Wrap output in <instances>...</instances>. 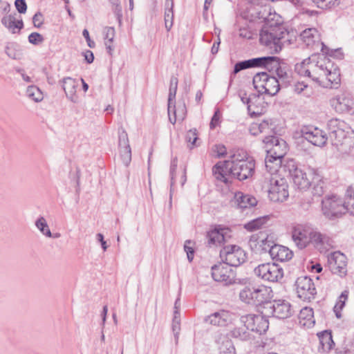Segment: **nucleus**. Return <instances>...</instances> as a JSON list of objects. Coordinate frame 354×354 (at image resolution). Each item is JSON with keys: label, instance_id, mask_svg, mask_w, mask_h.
Segmentation results:
<instances>
[{"label": "nucleus", "instance_id": "obj_1", "mask_svg": "<svg viewBox=\"0 0 354 354\" xmlns=\"http://www.w3.org/2000/svg\"><path fill=\"white\" fill-rule=\"evenodd\" d=\"M246 153L236 152L230 156V159L216 163L212 169L215 178L227 184L230 177L240 181L249 179L254 174L255 162L254 160L245 159Z\"/></svg>", "mask_w": 354, "mask_h": 354}, {"label": "nucleus", "instance_id": "obj_2", "mask_svg": "<svg viewBox=\"0 0 354 354\" xmlns=\"http://www.w3.org/2000/svg\"><path fill=\"white\" fill-rule=\"evenodd\" d=\"M259 14L261 15L259 18L267 23L260 33V42L271 53H279L286 44H290L289 32L283 26L279 25L278 19L275 23L271 22L275 17H279V16L276 14L272 15L270 8L264 7L263 11H260Z\"/></svg>", "mask_w": 354, "mask_h": 354}, {"label": "nucleus", "instance_id": "obj_3", "mask_svg": "<svg viewBox=\"0 0 354 354\" xmlns=\"http://www.w3.org/2000/svg\"><path fill=\"white\" fill-rule=\"evenodd\" d=\"M328 140L339 151L348 153L354 147L353 131L344 120L333 118L327 123Z\"/></svg>", "mask_w": 354, "mask_h": 354}, {"label": "nucleus", "instance_id": "obj_4", "mask_svg": "<svg viewBox=\"0 0 354 354\" xmlns=\"http://www.w3.org/2000/svg\"><path fill=\"white\" fill-rule=\"evenodd\" d=\"M332 62L324 55L313 56L295 65V71L301 76L308 77L313 81L324 84L326 73L330 69Z\"/></svg>", "mask_w": 354, "mask_h": 354}, {"label": "nucleus", "instance_id": "obj_5", "mask_svg": "<svg viewBox=\"0 0 354 354\" xmlns=\"http://www.w3.org/2000/svg\"><path fill=\"white\" fill-rule=\"evenodd\" d=\"M263 141L266 145V169L268 173L273 174L281 165L282 158L288 150L287 144L283 139L274 136H267Z\"/></svg>", "mask_w": 354, "mask_h": 354}, {"label": "nucleus", "instance_id": "obj_6", "mask_svg": "<svg viewBox=\"0 0 354 354\" xmlns=\"http://www.w3.org/2000/svg\"><path fill=\"white\" fill-rule=\"evenodd\" d=\"M272 290L270 287L264 285H257L245 287L239 293L241 301L248 304L261 305L270 304V299L272 297Z\"/></svg>", "mask_w": 354, "mask_h": 354}, {"label": "nucleus", "instance_id": "obj_7", "mask_svg": "<svg viewBox=\"0 0 354 354\" xmlns=\"http://www.w3.org/2000/svg\"><path fill=\"white\" fill-rule=\"evenodd\" d=\"M268 179L270 185L268 187V196L274 202H283L288 196V185L286 179L280 178L277 173L272 174L268 173V176H265Z\"/></svg>", "mask_w": 354, "mask_h": 354}, {"label": "nucleus", "instance_id": "obj_8", "mask_svg": "<svg viewBox=\"0 0 354 354\" xmlns=\"http://www.w3.org/2000/svg\"><path fill=\"white\" fill-rule=\"evenodd\" d=\"M252 82L255 89L260 94L265 93L273 96L276 95L280 89V85L277 78L269 75L265 72L257 73L254 76Z\"/></svg>", "mask_w": 354, "mask_h": 354}, {"label": "nucleus", "instance_id": "obj_9", "mask_svg": "<svg viewBox=\"0 0 354 354\" xmlns=\"http://www.w3.org/2000/svg\"><path fill=\"white\" fill-rule=\"evenodd\" d=\"M220 257L223 263L230 268L240 266L246 259L244 250L235 245L225 246L220 251Z\"/></svg>", "mask_w": 354, "mask_h": 354}, {"label": "nucleus", "instance_id": "obj_10", "mask_svg": "<svg viewBox=\"0 0 354 354\" xmlns=\"http://www.w3.org/2000/svg\"><path fill=\"white\" fill-rule=\"evenodd\" d=\"M255 275L264 281L277 282L283 277V269L274 263H262L254 270Z\"/></svg>", "mask_w": 354, "mask_h": 354}, {"label": "nucleus", "instance_id": "obj_11", "mask_svg": "<svg viewBox=\"0 0 354 354\" xmlns=\"http://www.w3.org/2000/svg\"><path fill=\"white\" fill-rule=\"evenodd\" d=\"M314 232L309 224H295L292 228V238L296 245L303 249L311 242Z\"/></svg>", "mask_w": 354, "mask_h": 354}, {"label": "nucleus", "instance_id": "obj_12", "mask_svg": "<svg viewBox=\"0 0 354 354\" xmlns=\"http://www.w3.org/2000/svg\"><path fill=\"white\" fill-rule=\"evenodd\" d=\"M287 167L295 187L301 190H306L309 188L313 178V176H310V172L307 174L303 169L295 165L293 162H289Z\"/></svg>", "mask_w": 354, "mask_h": 354}, {"label": "nucleus", "instance_id": "obj_13", "mask_svg": "<svg viewBox=\"0 0 354 354\" xmlns=\"http://www.w3.org/2000/svg\"><path fill=\"white\" fill-rule=\"evenodd\" d=\"M212 277L215 281L228 286L235 283L234 270L225 263H219L212 267Z\"/></svg>", "mask_w": 354, "mask_h": 354}, {"label": "nucleus", "instance_id": "obj_14", "mask_svg": "<svg viewBox=\"0 0 354 354\" xmlns=\"http://www.w3.org/2000/svg\"><path fill=\"white\" fill-rule=\"evenodd\" d=\"M330 105L339 113H354V102L349 94L341 92L330 100Z\"/></svg>", "mask_w": 354, "mask_h": 354}, {"label": "nucleus", "instance_id": "obj_15", "mask_svg": "<svg viewBox=\"0 0 354 354\" xmlns=\"http://www.w3.org/2000/svg\"><path fill=\"white\" fill-rule=\"evenodd\" d=\"M301 133L304 139L317 147H324L328 140V135L317 127H304Z\"/></svg>", "mask_w": 354, "mask_h": 354}, {"label": "nucleus", "instance_id": "obj_16", "mask_svg": "<svg viewBox=\"0 0 354 354\" xmlns=\"http://www.w3.org/2000/svg\"><path fill=\"white\" fill-rule=\"evenodd\" d=\"M322 211L329 218L337 217L344 213L343 201L337 196L326 197L322 201Z\"/></svg>", "mask_w": 354, "mask_h": 354}, {"label": "nucleus", "instance_id": "obj_17", "mask_svg": "<svg viewBox=\"0 0 354 354\" xmlns=\"http://www.w3.org/2000/svg\"><path fill=\"white\" fill-rule=\"evenodd\" d=\"M295 286L298 297L304 301H310L317 293L315 284L308 277L303 276L297 278Z\"/></svg>", "mask_w": 354, "mask_h": 354}, {"label": "nucleus", "instance_id": "obj_18", "mask_svg": "<svg viewBox=\"0 0 354 354\" xmlns=\"http://www.w3.org/2000/svg\"><path fill=\"white\" fill-rule=\"evenodd\" d=\"M330 271L342 277L347 273V258L342 252L337 251L330 254L328 258Z\"/></svg>", "mask_w": 354, "mask_h": 354}, {"label": "nucleus", "instance_id": "obj_19", "mask_svg": "<svg viewBox=\"0 0 354 354\" xmlns=\"http://www.w3.org/2000/svg\"><path fill=\"white\" fill-rule=\"evenodd\" d=\"M241 324H246L251 331H256L260 334L265 333L269 327L268 321L262 315L249 314L243 315L240 318Z\"/></svg>", "mask_w": 354, "mask_h": 354}, {"label": "nucleus", "instance_id": "obj_20", "mask_svg": "<svg viewBox=\"0 0 354 354\" xmlns=\"http://www.w3.org/2000/svg\"><path fill=\"white\" fill-rule=\"evenodd\" d=\"M266 313L271 314L279 319H286L291 316L292 309L290 303L284 300L274 301L264 306Z\"/></svg>", "mask_w": 354, "mask_h": 354}, {"label": "nucleus", "instance_id": "obj_21", "mask_svg": "<svg viewBox=\"0 0 354 354\" xmlns=\"http://www.w3.org/2000/svg\"><path fill=\"white\" fill-rule=\"evenodd\" d=\"M118 152L122 163L126 167L129 166L131 161V149L127 133L124 130L119 133Z\"/></svg>", "mask_w": 354, "mask_h": 354}, {"label": "nucleus", "instance_id": "obj_22", "mask_svg": "<svg viewBox=\"0 0 354 354\" xmlns=\"http://www.w3.org/2000/svg\"><path fill=\"white\" fill-rule=\"evenodd\" d=\"M273 242L268 239V236L264 237V234L260 232L259 234H253L249 240V245L252 250L256 252H268L270 254V248L273 246Z\"/></svg>", "mask_w": 354, "mask_h": 354}, {"label": "nucleus", "instance_id": "obj_23", "mask_svg": "<svg viewBox=\"0 0 354 354\" xmlns=\"http://www.w3.org/2000/svg\"><path fill=\"white\" fill-rule=\"evenodd\" d=\"M232 314L226 310H219L205 318V322L216 326H225L231 322Z\"/></svg>", "mask_w": 354, "mask_h": 354}, {"label": "nucleus", "instance_id": "obj_24", "mask_svg": "<svg viewBox=\"0 0 354 354\" xmlns=\"http://www.w3.org/2000/svg\"><path fill=\"white\" fill-rule=\"evenodd\" d=\"M17 16L16 12L5 15L1 20L4 27L12 34L19 33L24 28V23L21 18L17 19Z\"/></svg>", "mask_w": 354, "mask_h": 354}, {"label": "nucleus", "instance_id": "obj_25", "mask_svg": "<svg viewBox=\"0 0 354 354\" xmlns=\"http://www.w3.org/2000/svg\"><path fill=\"white\" fill-rule=\"evenodd\" d=\"M59 83L62 84L67 98L73 103H77L79 102V97L76 92L79 84L76 80L67 77L63 78Z\"/></svg>", "mask_w": 354, "mask_h": 354}, {"label": "nucleus", "instance_id": "obj_26", "mask_svg": "<svg viewBox=\"0 0 354 354\" xmlns=\"http://www.w3.org/2000/svg\"><path fill=\"white\" fill-rule=\"evenodd\" d=\"M300 39L307 46L312 48H319L323 43L320 42L319 35L315 28H307L300 34Z\"/></svg>", "mask_w": 354, "mask_h": 354}, {"label": "nucleus", "instance_id": "obj_27", "mask_svg": "<svg viewBox=\"0 0 354 354\" xmlns=\"http://www.w3.org/2000/svg\"><path fill=\"white\" fill-rule=\"evenodd\" d=\"M187 115V108L184 101H179L177 105L172 102L171 110L169 111V102L168 101V115L169 120L172 124H175L177 120L183 121Z\"/></svg>", "mask_w": 354, "mask_h": 354}, {"label": "nucleus", "instance_id": "obj_28", "mask_svg": "<svg viewBox=\"0 0 354 354\" xmlns=\"http://www.w3.org/2000/svg\"><path fill=\"white\" fill-rule=\"evenodd\" d=\"M315 246L321 252L328 250L333 247L334 241L331 238L324 234L315 230L311 240Z\"/></svg>", "mask_w": 354, "mask_h": 354}, {"label": "nucleus", "instance_id": "obj_29", "mask_svg": "<svg viewBox=\"0 0 354 354\" xmlns=\"http://www.w3.org/2000/svg\"><path fill=\"white\" fill-rule=\"evenodd\" d=\"M270 257L276 261H287L292 258L293 253L287 247L274 244L270 248Z\"/></svg>", "mask_w": 354, "mask_h": 354}, {"label": "nucleus", "instance_id": "obj_30", "mask_svg": "<svg viewBox=\"0 0 354 354\" xmlns=\"http://www.w3.org/2000/svg\"><path fill=\"white\" fill-rule=\"evenodd\" d=\"M267 59L263 66L266 68L269 71H275L279 79L286 80L288 77V73L285 68L280 65L279 59L277 57L268 56L264 57Z\"/></svg>", "mask_w": 354, "mask_h": 354}, {"label": "nucleus", "instance_id": "obj_31", "mask_svg": "<svg viewBox=\"0 0 354 354\" xmlns=\"http://www.w3.org/2000/svg\"><path fill=\"white\" fill-rule=\"evenodd\" d=\"M232 203L238 208L245 209L255 206L257 204V201L251 195L237 192L234 196Z\"/></svg>", "mask_w": 354, "mask_h": 354}, {"label": "nucleus", "instance_id": "obj_32", "mask_svg": "<svg viewBox=\"0 0 354 354\" xmlns=\"http://www.w3.org/2000/svg\"><path fill=\"white\" fill-rule=\"evenodd\" d=\"M228 238L230 236L227 235V230L223 228H215L207 234V243L210 246L221 245L226 242Z\"/></svg>", "mask_w": 354, "mask_h": 354}, {"label": "nucleus", "instance_id": "obj_33", "mask_svg": "<svg viewBox=\"0 0 354 354\" xmlns=\"http://www.w3.org/2000/svg\"><path fill=\"white\" fill-rule=\"evenodd\" d=\"M266 60L267 59H266L264 57H261L239 62L235 64L233 73L236 74L242 70L250 68L263 66Z\"/></svg>", "mask_w": 354, "mask_h": 354}, {"label": "nucleus", "instance_id": "obj_34", "mask_svg": "<svg viewBox=\"0 0 354 354\" xmlns=\"http://www.w3.org/2000/svg\"><path fill=\"white\" fill-rule=\"evenodd\" d=\"M341 78L339 71L336 68L332 62V66L326 73V78L324 84H320L325 87L337 88L340 84Z\"/></svg>", "mask_w": 354, "mask_h": 354}, {"label": "nucleus", "instance_id": "obj_35", "mask_svg": "<svg viewBox=\"0 0 354 354\" xmlns=\"http://www.w3.org/2000/svg\"><path fill=\"white\" fill-rule=\"evenodd\" d=\"M299 324L307 328H310L314 326L315 321L314 319L313 310L309 307L303 308L298 316Z\"/></svg>", "mask_w": 354, "mask_h": 354}, {"label": "nucleus", "instance_id": "obj_36", "mask_svg": "<svg viewBox=\"0 0 354 354\" xmlns=\"http://www.w3.org/2000/svg\"><path fill=\"white\" fill-rule=\"evenodd\" d=\"M241 326L234 327L230 333V337L240 341H248L252 339L250 329L246 324H241Z\"/></svg>", "mask_w": 354, "mask_h": 354}, {"label": "nucleus", "instance_id": "obj_37", "mask_svg": "<svg viewBox=\"0 0 354 354\" xmlns=\"http://www.w3.org/2000/svg\"><path fill=\"white\" fill-rule=\"evenodd\" d=\"M310 176H313L310 185H313V194L321 196L324 193L325 189V183L322 177L315 170L310 171Z\"/></svg>", "mask_w": 354, "mask_h": 354}, {"label": "nucleus", "instance_id": "obj_38", "mask_svg": "<svg viewBox=\"0 0 354 354\" xmlns=\"http://www.w3.org/2000/svg\"><path fill=\"white\" fill-rule=\"evenodd\" d=\"M343 205L344 213L347 212L351 215L354 216V187H349L346 189Z\"/></svg>", "mask_w": 354, "mask_h": 354}, {"label": "nucleus", "instance_id": "obj_39", "mask_svg": "<svg viewBox=\"0 0 354 354\" xmlns=\"http://www.w3.org/2000/svg\"><path fill=\"white\" fill-rule=\"evenodd\" d=\"M268 220L269 217L268 216L259 217L246 223L244 227L250 232L257 230L264 227Z\"/></svg>", "mask_w": 354, "mask_h": 354}, {"label": "nucleus", "instance_id": "obj_40", "mask_svg": "<svg viewBox=\"0 0 354 354\" xmlns=\"http://www.w3.org/2000/svg\"><path fill=\"white\" fill-rule=\"evenodd\" d=\"M26 93L28 98L36 102H41L44 98L41 91L35 85L28 86Z\"/></svg>", "mask_w": 354, "mask_h": 354}, {"label": "nucleus", "instance_id": "obj_41", "mask_svg": "<svg viewBox=\"0 0 354 354\" xmlns=\"http://www.w3.org/2000/svg\"><path fill=\"white\" fill-rule=\"evenodd\" d=\"M259 99V95H257L255 94L250 95L249 97H247L245 93L243 95H241V100L243 103L248 104V110L250 115H256L259 113V111H256L252 109L254 102Z\"/></svg>", "mask_w": 354, "mask_h": 354}, {"label": "nucleus", "instance_id": "obj_42", "mask_svg": "<svg viewBox=\"0 0 354 354\" xmlns=\"http://www.w3.org/2000/svg\"><path fill=\"white\" fill-rule=\"evenodd\" d=\"M320 345L324 351H329L334 344L330 333L326 332L320 337Z\"/></svg>", "mask_w": 354, "mask_h": 354}, {"label": "nucleus", "instance_id": "obj_43", "mask_svg": "<svg viewBox=\"0 0 354 354\" xmlns=\"http://www.w3.org/2000/svg\"><path fill=\"white\" fill-rule=\"evenodd\" d=\"M35 225L43 235L47 237H52V233L44 217L40 216L36 221Z\"/></svg>", "mask_w": 354, "mask_h": 354}, {"label": "nucleus", "instance_id": "obj_44", "mask_svg": "<svg viewBox=\"0 0 354 354\" xmlns=\"http://www.w3.org/2000/svg\"><path fill=\"white\" fill-rule=\"evenodd\" d=\"M178 87V79L176 77H171L170 80V85L169 90L168 101L169 102V111L171 110V104L175 101L176 91Z\"/></svg>", "mask_w": 354, "mask_h": 354}, {"label": "nucleus", "instance_id": "obj_45", "mask_svg": "<svg viewBox=\"0 0 354 354\" xmlns=\"http://www.w3.org/2000/svg\"><path fill=\"white\" fill-rule=\"evenodd\" d=\"M348 291L344 290L342 292L341 295L339 297V300L334 306V312L335 313V315L337 318H340L342 317V315L340 313V311L344 308L345 305V301L347 299L348 297Z\"/></svg>", "mask_w": 354, "mask_h": 354}, {"label": "nucleus", "instance_id": "obj_46", "mask_svg": "<svg viewBox=\"0 0 354 354\" xmlns=\"http://www.w3.org/2000/svg\"><path fill=\"white\" fill-rule=\"evenodd\" d=\"M294 92L297 94H301L304 93V95L309 97L311 96L313 91L312 88L308 86V84L304 82H297L294 85Z\"/></svg>", "mask_w": 354, "mask_h": 354}, {"label": "nucleus", "instance_id": "obj_47", "mask_svg": "<svg viewBox=\"0 0 354 354\" xmlns=\"http://www.w3.org/2000/svg\"><path fill=\"white\" fill-rule=\"evenodd\" d=\"M6 54L11 59H20L22 57V53L20 50L16 49L15 45L11 44L8 45L5 49Z\"/></svg>", "mask_w": 354, "mask_h": 354}, {"label": "nucleus", "instance_id": "obj_48", "mask_svg": "<svg viewBox=\"0 0 354 354\" xmlns=\"http://www.w3.org/2000/svg\"><path fill=\"white\" fill-rule=\"evenodd\" d=\"M312 1L317 5V6L322 9H330L339 3V0H312Z\"/></svg>", "mask_w": 354, "mask_h": 354}, {"label": "nucleus", "instance_id": "obj_49", "mask_svg": "<svg viewBox=\"0 0 354 354\" xmlns=\"http://www.w3.org/2000/svg\"><path fill=\"white\" fill-rule=\"evenodd\" d=\"M174 12L173 7H165V24L167 31H169L173 26Z\"/></svg>", "mask_w": 354, "mask_h": 354}, {"label": "nucleus", "instance_id": "obj_50", "mask_svg": "<svg viewBox=\"0 0 354 354\" xmlns=\"http://www.w3.org/2000/svg\"><path fill=\"white\" fill-rule=\"evenodd\" d=\"M180 317L178 310H174V316L172 322V330L174 333L176 343H178L179 331H180Z\"/></svg>", "mask_w": 354, "mask_h": 354}, {"label": "nucleus", "instance_id": "obj_51", "mask_svg": "<svg viewBox=\"0 0 354 354\" xmlns=\"http://www.w3.org/2000/svg\"><path fill=\"white\" fill-rule=\"evenodd\" d=\"M221 353L223 354H234L235 348L230 340H226L223 342L219 348Z\"/></svg>", "mask_w": 354, "mask_h": 354}, {"label": "nucleus", "instance_id": "obj_52", "mask_svg": "<svg viewBox=\"0 0 354 354\" xmlns=\"http://www.w3.org/2000/svg\"><path fill=\"white\" fill-rule=\"evenodd\" d=\"M198 139L197 130L196 129H190L186 134V140L190 143V148L194 147L196 145V142Z\"/></svg>", "mask_w": 354, "mask_h": 354}, {"label": "nucleus", "instance_id": "obj_53", "mask_svg": "<svg viewBox=\"0 0 354 354\" xmlns=\"http://www.w3.org/2000/svg\"><path fill=\"white\" fill-rule=\"evenodd\" d=\"M212 152L217 158L224 157L227 153L226 147L223 145H215L212 148Z\"/></svg>", "mask_w": 354, "mask_h": 354}, {"label": "nucleus", "instance_id": "obj_54", "mask_svg": "<svg viewBox=\"0 0 354 354\" xmlns=\"http://www.w3.org/2000/svg\"><path fill=\"white\" fill-rule=\"evenodd\" d=\"M261 133H269L272 131V124L269 120L259 122Z\"/></svg>", "mask_w": 354, "mask_h": 354}, {"label": "nucleus", "instance_id": "obj_55", "mask_svg": "<svg viewBox=\"0 0 354 354\" xmlns=\"http://www.w3.org/2000/svg\"><path fill=\"white\" fill-rule=\"evenodd\" d=\"M28 41L30 44L37 45L41 43L44 41V37L41 34L38 32H32L28 36Z\"/></svg>", "mask_w": 354, "mask_h": 354}, {"label": "nucleus", "instance_id": "obj_56", "mask_svg": "<svg viewBox=\"0 0 354 354\" xmlns=\"http://www.w3.org/2000/svg\"><path fill=\"white\" fill-rule=\"evenodd\" d=\"M105 41L112 43L115 37V29L112 27H106L104 30Z\"/></svg>", "mask_w": 354, "mask_h": 354}, {"label": "nucleus", "instance_id": "obj_57", "mask_svg": "<svg viewBox=\"0 0 354 354\" xmlns=\"http://www.w3.org/2000/svg\"><path fill=\"white\" fill-rule=\"evenodd\" d=\"M15 6L20 14H24L27 10V5L25 0H15Z\"/></svg>", "mask_w": 354, "mask_h": 354}, {"label": "nucleus", "instance_id": "obj_58", "mask_svg": "<svg viewBox=\"0 0 354 354\" xmlns=\"http://www.w3.org/2000/svg\"><path fill=\"white\" fill-rule=\"evenodd\" d=\"M32 22L35 27L39 28L43 24V15L41 12H37L32 17Z\"/></svg>", "mask_w": 354, "mask_h": 354}, {"label": "nucleus", "instance_id": "obj_59", "mask_svg": "<svg viewBox=\"0 0 354 354\" xmlns=\"http://www.w3.org/2000/svg\"><path fill=\"white\" fill-rule=\"evenodd\" d=\"M10 9L11 6L8 2L1 0L0 10H1L2 14L9 15Z\"/></svg>", "mask_w": 354, "mask_h": 354}, {"label": "nucleus", "instance_id": "obj_60", "mask_svg": "<svg viewBox=\"0 0 354 354\" xmlns=\"http://www.w3.org/2000/svg\"><path fill=\"white\" fill-rule=\"evenodd\" d=\"M250 133L253 136H257L261 133L259 122H253L249 128Z\"/></svg>", "mask_w": 354, "mask_h": 354}, {"label": "nucleus", "instance_id": "obj_61", "mask_svg": "<svg viewBox=\"0 0 354 354\" xmlns=\"http://www.w3.org/2000/svg\"><path fill=\"white\" fill-rule=\"evenodd\" d=\"M82 35L86 39L88 46L90 48H94L95 42L91 39L90 36H89V32L86 29H84L83 30Z\"/></svg>", "mask_w": 354, "mask_h": 354}, {"label": "nucleus", "instance_id": "obj_62", "mask_svg": "<svg viewBox=\"0 0 354 354\" xmlns=\"http://www.w3.org/2000/svg\"><path fill=\"white\" fill-rule=\"evenodd\" d=\"M84 57L85 60L88 63L91 64L94 60V55L92 51L87 50L84 53Z\"/></svg>", "mask_w": 354, "mask_h": 354}, {"label": "nucleus", "instance_id": "obj_63", "mask_svg": "<svg viewBox=\"0 0 354 354\" xmlns=\"http://www.w3.org/2000/svg\"><path fill=\"white\" fill-rule=\"evenodd\" d=\"M96 239L98 241H100L101 243L102 248L103 250L105 251L107 249L108 245L106 244V242L104 240L103 234L101 233H98L96 235Z\"/></svg>", "mask_w": 354, "mask_h": 354}, {"label": "nucleus", "instance_id": "obj_64", "mask_svg": "<svg viewBox=\"0 0 354 354\" xmlns=\"http://www.w3.org/2000/svg\"><path fill=\"white\" fill-rule=\"evenodd\" d=\"M185 251L187 252V259L189 261H192L194 258V250L192 248L185 245L184 246Z\"/></svg>", "mask_w": 354, "mask_h": 354}]
</instances>
